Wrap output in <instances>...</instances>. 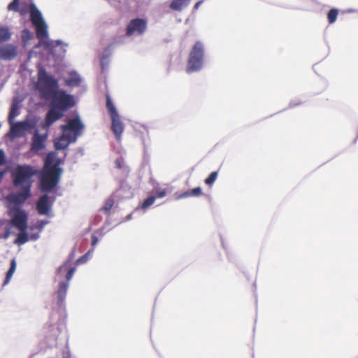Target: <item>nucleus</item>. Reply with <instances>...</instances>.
I'll return each mask as SVG.
<instances>
[{"mask_svg":"<svg viewBox=\"0 0 358 358\" xmlns=\"http://www.w3.org/2000/svg\"><path fill=\"white\" fill-rule=\"evenodd\" d=\"M63 161L57 153L52 151L45 157L43 168L39 176V187L41 192H51L60 181L63 172L59 166Z\"/></svg>","mask_w":358,"mask_h":358,"instance_id":"obj_1","label":"nucleus"},{"mask_svg":"<svg viewBox=\"0 0 358 358\" xmlns=\"http://www.w3.org/2000/svg\"><path fill=\"white\" fill-rule=\"evenodd\" d=\"M85 127V125L78 113L74 117L68 119L66 124L60 126L62 134L54 141L55 149L64 150L70 144L76 143L78 137L83 134Z\"/></svg>","mask_w":358,"mask_h":358,"instance_id":"obj_2","label":"nucleus"},{"mask_svg":"<svg viewBox=\"0 0 358 358\" xmlns=\"http://www.w3.org/2000/svg\"><path fill=\"white\" fill-rule=\"evenodd\" d=\"M74 98L72 95L68 94L65 91L59 92V97L51 99L50 108L46 113L44 127L48 128L55 122L60 120L64 113L75 106Z\"/></svg>","mask_w":358,"mask_h":358,"instance_id":"obj_3","label":"nucleus"},{"mask_svg":"<svg viewBox=\"0 0 358 358\" xmlns=\"http://www.w3.org/2000/svg\"><path fill=\"white\" fill-rule=\"evenodd\" d=\"M36 89L38 90L41 97L45 100H51L59 97L61 91L59 90L57 79L43 68H40L38 71Z\"/></svg>","mask_w":358,"mask_h":358,"instance_id":"obj_4","label":"nucleus"},{"mask_svg":"<svg viewBox=\"0 0 358 358\" xmlns=\"http://www.w3.org/2000/svg\"><path fill=\"white\" fill-rule=\"evenodd\" d=\"M38 173L37 170L29 164H17L11 171L13 185L15 188L31 189L33 176Z\"/></svg>","mask_w":358,"mask_h":358,"instance_id":"obj_5","label":"nucleus"},{"mask_svg":"<svg viewBox=\"0 0 358 358\" xmlns=\"http://www.w3.org/2000/svg\"><path fill=\"white\" fill-rule=\"evenodd\" d=\"M203 44L198 41L194 43L189 54L186 66L187 73H192L201 69L203 62Z\"/></svg>","mask_w":358,"mask_h":358,"instance_id":"obj_6","label":"nucleus"},{"mask_svg":"<svg viewBox=\"0 0 358 358\" xmlns=\"http://www.w3.org/2000/svg\"><path fill=\"white\" fill-rule=\"evenodd\" d=\"M30 18L32 24L36 29L37 38L44 42V39L48 37V24L45 22L41 12L34 3H31L29 7Z\"/></svg>","mask_w":358,"mask_h":358,"instance_id":"obj_7","label":"nucleus"},{"mask_svg":"<svg viewBox=\"0 0 358 358\" xmlns=\"http://www.w3.org/2000/svg\"><path fill=\"white\" fill-rule=\"evenodd\" d=\"M27 214L24 210L20 207H15L10 224L20 231H26L27 229Z\"/></svg>","mask_w":358,"mask_h":358,"instance_id":"obj_8","label":"nucleus"},{"mask_svg":"<svg viewBox=\"0 0 358 358\" xmlns=\"http://www.w3.org/2000/svg\"><path fill=\"white\" fill-rule=\"evenodd\" d=\"M35 125L36 123L34 121L28 120L17 122L11 124L10 135L12 138L21 137L25 132L34 128Z\"/></svg>","mask_w":358,"mask_h":358,"instance_id":"obj_9","label":"nucleus"},{"mask_svg":"<svg viewBox=\"0 0 358 358\" xmlns=\"http://www.w3.org/2000/svg\"><path fill=\"white\" fill-rule=\"evenodd\" d=\"M43 192L44 194L40 196L38 201L36 203V209L40 215L49 216L55 198L50 197L48 195L49 192Z\"/></svg>","mask_w":358,"mask_h":358,"instance_id":"obj_10","label":"nucleus"},{"mask_svg":"<svg viewBox=\"0 0 358 358\" xmlns=\"http://www.w3.org/2000/svg\"><path fill=\"white\" fill-rule=\"evenodd\" d=\"M20 192L17 193L10 194L8 196L7 199L10 203L15 205V207H20L22 205L30 196H31V189L20 188Z\"/></svg>","mask_w":358,"mask_h":358,"instance_id":"obj_11","label":"nucleus"},{"mask_svg":"<svg viewBox=\"0 0 358 358\" xmlns=\"http://www.w3.org/2000/svg\"><path fill=\"white\" fill-rule=\"evenodd\" d=\"M44 43L45 46L51 51L52 54L57 52L58 49L59 55L60 57L64 56L66 52V48L68 47V43L63 42L62 40H47V41Z\"/></svg>","mask_w":358,"mask_h":358,"instance_id":"obj_12","label":"nucleus"},{"mask_svg":"<svg viewBox=\"0 0 358 358\" xmlns=\"http://www.w3.org/2000/svg\"><path fill=\"white\" fill-rule=\"evenodd\" d=\"M134 189L127 182L121 181L120 188L114 193L113 197L117 199H127L132 198Z\"/></svg>","mask_w":358,"mask_h":358,"instance_id":"obj_13","label":"nucleus"},{"mask_svg":"<svg viewBox=\"0 0 358 358\" xmlns=\"http://www.w3.org/2000/svg\"><path fill=\"white\" fill-rule=\"evenodd\" d=\"M17 55V46L13 44H6L0 47V58L6 61L13 59Z\"/></svg>","mask_w":358,"mask_h":358,"instance_id":"obj_14","label":"nucleus"},{"mask_svg":"<svg viewBox=\"0 0 358 358\" xmlns=\"http://www.w3.org/2000/svg\"><path fill=\"white\" fill-rule=\"evenodd\" d=\"M134 33V19H131L127 27L126 35L116 37L110 44H114L111 47V52L120 44L126 43L127 36H131Z\"/></svg>","mask_w":358,"mask_h":358,"instance_id":"obj_15","label":"nucleus"},{"mask_svg":"<svg viewBox=\"0 0 358 358\" xmlns=\"http://www.w3.org/2000/svg\"><path fill=\"white\" fill-rule=\"evenodd\" d=\"M46 134L42 135L36 131L32 138L31 150L34 152H38L45 148V141L46 140Z\"/></svg>","mask_w":358,"mask_h":358,"instance_id":"obj_16","label":"nucleus"},{"mask_svg":"<svg viewBox=\"0 0 358 358\" xmlns=\"http://www.w3.org/2000/svg\"><path fill=\"white\" fill-rule=\"evenodd\" d=\"M69 287V283L65 281H61L58 285L57 298V304L60 308H62L64 304Z\"/></svg>","mask_w":358,"mask_h":358,"instance_id":"obj_17","label":"nucleus"},{"mask_svg":"<svg viewBox=\"0 0 358 358\" xmlns=\"http://www.w3.org/2000/svg\"><path fill=\"white\" fill-rule=\"evenodd\" d=\"M111 129L115 134V138L119 141L124 130L123 124L120 120L119 115L111 116Z\"/></svg>","mask_w":358,"mask_h":358,"instance_id":"obj_18","label":"nucleus"},{"mask_svg":"<svg viewBox=\"0 0 358 358\" xmlns=\"http://www.w3.org/2000/svg\"><path fill=\"white\" fill-rule=\"evenodd\" d=\"M167 194V191L166 189H162L157 191L155 193L154 196H150L148 197L143 203L138 206L137 208L141 210H146L149 206H150L155 201L156 198H163Z\"/></svg>","mask_w":358,"mask_h":358,"instance_id":"obj_19","label":"nucleus"},{"mask_svg":"<svg viewBox=\"0 0 358 358\" xmlns=\"http://www.w3.org/2000/svg\"><path fill=\"white\" fill-rule=\"evenodd\" d=\"M114 44H109L103 51L101 58H100V64L102 71L107 70L109 65V57H110L112 52H111V47Z\"/></svg>","mask_w":358,"mask_h":358,"instance_id":"obj_20","label":"nucleus"},{"mask_svg":"<svg viewBox=\"0 0 358 358\" xmlns=\"http://www.w3.org/2000/svg\"><path fill=\"white\" fill-rule=\"evenodd\" d=\"M82 79L80 75L75 72H71L69 76L64 79V83L69 87H78L80 85Z\"/></svg>","mask_w":358,"mask_h":358,"instance_id":"obj_21","label":"nucleus"},{"mask_svg":"<svg viewBox=\"0 0 358 358\" xmlns=\"http://www.w3.org/2000/svg\"><path fill=\"white\" fill-rule=\"evenodd\" d=\"M203 194L202 189L200 187L193 188L190 190L184 192L180 194L176 195V199H180L187 197H199Z\"/></svg>","mask_w":358,"mask_h":358,"instance_id":"obj_22","label":"nucleus"},{"mask_svg":"<svg viewBox=\"0 0 358 358\" xmlns=\"http://www.w3.org/2000/svg\"><path fill=\"white\" fill-rule=\"evenodd\" d=\"M189 0H173L170 4V8L173 10L180 11L189 6Z\"/></svg>","mask_w":358,"mask_h":358,"instance_id":"obj_23","label":"nucleus"},{"mask_svg":"<svg viewBox=\"0 0 358 358\" xmlns=\"http://www.w3.org/2000/svg\"><path fill=\"white\" fill-rule=\"evenodd\" d=\"M16 266H17L16 261L15 259H13L10 262V266L6 273V278L3 282V286L8 285L9 283V282L10 281V280L15 271Z\"/></svg>","mask_w":358,"mask_h":358,"instance_id":"obj_24","label":"nucleus"},{"mask_svg":"<svg viewBox=\"0 0 358 358\" xmlns=\"http://www.w3.org/2000/svg\"><path fill=\"white\" fill-rule=\"evenodd\" d=\"M18 109V103L13 101L8 114V121L10 124H12L13 120L19 115Z\"/></svg>","mask_w":358,"mask_h":358,"instance_id":"obj_25","label":"nucleus"},{"mask_svg":"<svg viewBox=\"0 0 358 358\" xmlns=\"http://www.w3.org/2000/svg\"><path fill=\"white\" fill-rule=\"evenodd\" d=\"M147 28V21L144 19L136 18V32L142 34Z\"/></svg>","mask_w":358,"mask_h":358,"instance_id":"obj_26","label":"nucleus"},{"mask_svg":"<svg viewBox=\"0 0 358 358\" xmlns=\"http://www.w3.org/2000/svg\"><path fill=\"white\" fill-rule=\"evenodd\" d=\"M20 231V234L17 235V237L15 241V243L22 245L26 243L29 239L26 231Z\"/></svg>","mask_w":358,"mask_h":358,"instance_id":"obj_27","label":"nucleus"},{"mask_svg":"<svg viewBox=\"0 0 358 358\" xmlns=\"http://www.w3.org/2000/svg\"><path fill=\"white\" fill-rule=\"evenodd\" d=\"M11 37V33L7 27H0V43L8 41Z\"/></svg>","mask_w":358,"mask_h":358,"instance_id":"obj_28","label":"nucleus"},{"mask_svg":"<svg viewBox=\"0 0 358 358\" xmlns=\"http://www.w3.org/2000/svg\"><path fill=\"white\" fill-rule=\"evenodd\" d=\"M106 107L110 117L119 115L110 97L108 95L106 96Z\"/></svg>","mask_w":358,"mask_h":358,"instance_id":"obj_29","label":"nucleus"},{"mask_svg":"<svg viewBox=\"0 0 358 358\" xmlns=\"http://www.w3.org/2000/svg\"><path fill=\"white\" fill-rule=\"evenodd\" d=\"M338 15V10L337 8H331L327 13V20L329 24H334Z\"/></svg>","mask_w":358,"mask_h":358,"instance_id":"obj_30","label":"nucleus"},{"mask_svg":"<svg viewBox=\"0 0 358 358\" xmlns=\"http://www.w3.org/2000/svg\"><path fill=\"white\" fill-rule=\"evenodd\" d=\"M94 249L88 250L84 255L81 256L76 260L77 264L86 263L90 259V255L93 253Z\"/></svg>","mask_w":358,"mask_h":358,"instance_id":"obj_31","label":"nucleus"},{"mask_svg":"<svg viewBox=\"0 0 358 358\" xmlns=\"http://www.w3.org/2000/svg\"><path fill=\"white\" fill-rule=\"evenodd\" d=\"M115 166L119 169H123V171L125 172L127 174L130 171L127 166L125 165L124 159L122 158H119L115 160Z\"/></svg>","mask_w":358,"mask_h":358,"instance_id":"obj_32","label":"nucleus"},{"mask_svg":"<svg viewBox=\"0 0 358 358\" xmlns=\"http://www.w3.org/2000/svg\"><path fill=\"white\" fill-rule=\"evenodd\" d=\"M218 176L217 171L212 172L208 178H206L204 180L205 183L208 185H211L216 180Z\"/></svg>","mask_w":358,"mask_h":358,"instance_id":"obj_33","label":"nucleus"},{"mask_svg":"<svg viewBox=\"0 0 358 358\" xmlns=\"http://www.w3.org/2000/svg\"><path fill=\"white\" fill-rule=\"evenodd\" d=\"M69 264V262L66 261L63 264L59 266L56 271V278L62 277L64 274V273L67 270V265Z\"/></svg>","mask_w":358,"mask_h":358,"instance_id":"obj_34","label":"nucleus"},{"mask_svg":"<svg viewBox=\"0 0 358 358\" xmlns=\"http://www.w3.org/2000/svg\"><path fill=\"white\" fill-rule=\"evenodd\" d=\"M114 203V200L112 198H109L106 200L103 207V210L106 213H108L110 209L112 208Z\"/></svg>","mask_w":358,"mask_h":358,"instance_id":"obj_35","label":"nucleus"},{"mask_svg":"<svg viewBox=\"0 0 358 358\" xmlns=\"http://www.w3.org/2000/svg\"><path fill=\"white\" fill-rule=\"evenodd\" d=\"M33 38V34L28 29H24L22 32V39L24 42H27Z\"/></svg>","mask_w":358,"mask_h":358,"instance_id":"obj_36","label":"nucleus"},{"mask_svg":"<svg viewBox=\"0 0 358 358\" xmlns=\"http://www.w3.org/2000/svg\"><path fill=\"white\" fill-rule=\"evenodd\" d=\"M49 222H50L48 220H39V221H38L37 224L34 227V229H38L39 233H41L43 231L45 225L49 224Z\"/></svg>","mask_w":358,"mask_h":358,"instance_id":"obj_37","label":"nucleus"},{"mask_svg":"<svg viewBox=\"0 0 358 358\" xmlns=\"http://www.w3.org/2000/svg\"><path fill=\"white\" fill-rule=\"evenodd\" d=\"M76 267H71L70 268L66 275H65V278H66V281L65 282H68L69 283V281L72 279L73 276V274L74 273L76 272Z\"/></svg>","mask_w":358,"mask_h":358,"instance_id":"obj_38","label":"nucleus"},{"mask_svg":"<svg viewBox=\"0 0 358 358\" xmlns=\"http://www.w3.org/2000/svg\"><path fill=\"white\" fill-rule=\"evenodd\" d=\"M8 10L18 11L19 10V0H13L8 6Z\"/></svg>","mask_w":358,"mask_h":358,"instance_id":"obj_39","label":"nucleus"},{"mask_svg":"<svg viewBox=\"0 0 358 358\" xmlns=\"http://www.w3.org/2000/svg\"><path fill=\"white\" fill-rule=\"evenodd\" d=\"M11 234V227L8 226L6 227L5 232L3 234H2L1 237L3 239H7Z\"/></svg>","mask_w":358,"mask_h":358,"instance_id":"obj_40","label":"nucleus"},{"mask_svg":"<svg viewBox=\"0 0 358 358\" xmlns=\"http://www.w3.org/2000/svg\"><path fill=\"white\" fill-rule=\"evenodd\" d=\"M6 155L3 150L0 149V166L5 164Z\"/></svg>","mask_w":358,"mask_h":358,"instance_id":"obj_41","label":"nucleus"},{"mask_svg":"<svg viewBox=\"0 0 358 358\" xmlns=\"http://www.w3.org/2000/svg\"><path fill=\"white\" fill-rule=\"evenodd\" d=\"M40 238V233H33L29 236V239L33 241H37Z\"/></svg>","mask_w":358,"mask_h":358,"instance_id":"obj_42","label":"nucleus"},{"mask_svg":"<svg viewBox=\"0 0 358 358\" xmlns=\"http://www.w3.org/2000/svg\"><path fill=\"white\" fill-rule=\"evenodd\" d=\"M99 241L98 238L95 235H92V245L94 247Z\"/></svg>","mask_w":358,"mask_h":358,"instance_id":"obj_43","label":"nucleus"},{"mask_svg":"<svg viewBox=\"0 0 358 358\" xmlns=\"http://www.w3.org/2000/svg\"><path fill=\"white\" fill-rule=\"evenodd\" d=\"M202 3H203V1H199L197 3H196L194 6V9L197 10L199 8V6L202 4Z\"/></svg>","mask_w":358,"mask_h":358,"instance_id":"obj_44","label":"nucleus"},{"mask_svg":"<svg viewBox=\"0 0 358 358\" xmlns=\"http://www.w3.org/2000/svg\"><path fill=\"white\" fill-rule=\"evenodd\" d=\"M5 173H6V171H0V182L1 181V180L3 178V177L4 176Z\"/></svg>","mask_w":358,"mask_h":358,"instance_id":"obj_45","label":"nucleus"},{"mask_svg":"<svg viewBox=\"0 0 358 358\" xmlns=\"http://www.w3.org/2000/svg\"><path fill=\"white\" fill-rule=\"evenodd\" d=\"M78 152L83 155H84V150L83 148H79Z\"/></svg>","mask_w":358,"mask_h":358,"instance_id":"obj_46","label":"nucleus"},{"mask_svg":"<svg viewBox=\"0 0 358 358\" xmlns=\"http://www.w3.org/2000/svg\"><path fill=\"white\" fill-rule=\"evenodd\" d=\"M131 215H132V213H130V214L127 216V220H130V219H131Z\"/></svg>","mask_w":358,"mask_h":358,"instance_id":"obj_47","label":"nucleus"},{"mask_svg":"<svg viewBox=\"0 0 358 358\" xmlns=\"http://www.w3.org/2000/svg\"><path fill=\"white\" fill-rule=\"evenodd\" d=\"M8 221L6 220H0V223L3 224L4 222H7Z\"/></svg>","mask_w":358,"mask_h":358,"instance_id":"obj_48","label":"nucleus"},{"mask_svg":"<svg viewBox=\"0 0 358 358\" xmlns=\"http://www.w3.org/2000/svg\"><path fill=\"white\" fill-rule=\"evenodd\" d=\"M1 236H2V234H0V238H2Z\"/></svg>","mask_w":358,"mask_h":358,"instance_id":"obj_49","label":"nucleus"},{"mask_svg":"<svg viewBox=\"0 0 358 358\" xmlns=\"http://www.w3.org/2000/svg\"><path fill=\"white\" fill-rule=\"evenodd\" d=\"M64 358H68L67 357H64Z\"/></svg>","mask_w":358,"mask_h":358,"instance_id":"obj_50","label":"nucleus"},{"mask_svg":"<svg viewBox=\"0 0 358 358\" xmlns=\"http://www.w3.org/2000/svg\"><path fill=\"white\" fill-rule=\"evenodd\" d=\"M31 358V357H30Z\"/></svg>","mask_w":358,"mask_h":358,"instance_id":"obj_51","label":"nucleus"}]
</instances>
